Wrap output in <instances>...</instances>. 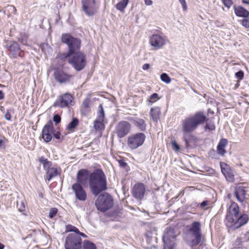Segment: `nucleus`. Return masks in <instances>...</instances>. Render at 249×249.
Masks as SVG:
<instances>
[{"label":"nucleus","instance_id":"4be33fe9","mask_svg":"<svg viewBox=\"0 0 249 249\" xmlns=\"http://www.w3.org/2000/svg\"><path fill=\"white\" fill-rule=\"evenodd\" d=\"M228 140L225 138H222L220 140L216 147L217 154L224 156L226 153L225 148L228 144Z\"/></svg>","mask_w":249,"mask_h":249},{"label":"nucleus","instance_id":"c9c22d12","mask_svg":"<svg viewBox=\"0 0 249 249\" xmlns=\"http://www.w3.org/2000/svg\"><path fill=\"white\" fill-rule=\"evenodd\" d=\"M8 142V140L4 136L0 139V149H5L6 148V143Z\"/></svg>","mask_w":249,"mask_h":249},{"label":"nucleus","instance_id":"5701e85b","mask_svg":"<svg viewBox=\"0 0 249 249\" xmlns=\"http://www.w3.org/2000/svg\"><path fill=\"white\" fill-rule=\"evenodd\" d=\"M233 9L235 15L237 17L248 18L249 15V11L242 6L234 5Z\"/></svg>","mask_w":249,"mask_h":249},{"label":"nucleus","instance_id":"8fccbe9b","mask_svg":"<svg viewBox=\"0 0 249 249\" xmlns=\"http://www.w3.org/2000/svg\"><path fill=\"white\" fill-rule=\"evenodd\" d=\"M8 7L9 8V10L10 11H11L12 14H13L14 15H16V13H17V9H16V7L14 5H8Z\"/></svg>","mask_w":249,"mask_h":249},{"label":"nucleus","instance_id":"9d476101","mask_svg":"<svg viewBox=\"0 0 249 249\" xmlns=\"http://www.w3.org/2000/svg\"><path fill=\"white\" fill-rule=\"evenodd\" d=\"M146 139V135L143 132L132 134L127 138V144L131 149L134 150L142 146Z\"/></svg>","mask_w":249,"mask_h":249},{"label":"nucleus","instance_id":"7ed1b4c3","mask_svg":"<svg viewBox=\"0 0 249 249\" xmlns=\"http://www.w3.org/2000/svg\"><path fill=\"white\" fill-rule=\"evenodd\" d=\"M249 215L245 213H240L239 207L237 203L231 201L227 208L224 223L229 231H235L248 223Z\"/></svg>","mask_w":249,"mask_h":249},{"label":"nucleus","instance_id":"5fc2aeb1","mask_svg":"<svg viewBox=\"0 0 249 249\" xmlns=\"http://www.w3.org/2000/svg\"><path fill=\"white\" fill-rule=\"evenodd\" d=\"M206 171L208 172L209 174L213 175L215 174V171L211 167H207L205 168Z\"/></svg>","mask_w":249,"mask_h":249},{"label":"nucleus","instance_id":"9b49d317","mask_svg":"<svg viewBox=\"0 0 249 249\" xmlns=\"http://www.w3.org/2000/svg\"><path fill=\"white\" fill-rule=\"evenodd\" d=\"M82 238L76 235H67L66 237L64 247L65 249H82L83 245Z\"/></svg>","mask_w":249,"mask_h":249},{"label":"nucleus","instance_id":"0eeeda50","mask_svg":"<svg viewBox=\"0 0 249 249\" xmlns=\"http://www.w3.org/2000/svg\"><path fill=\"white\" fill-rule=\"evenodd\" d=\"M106 191L100 193L95 200L96 209L102 213H105L111 209L114 205V199L112 196Z\"/></svg>","mask_w":249,"mask_h":249},{"label":"nucleus","instance_id":"2eb2a0df","mask_svg":"<svg viewBox=\"0 0 249 249\" xmlns=\"http://www.w3.org/2000/svg\"><path fill=\"white\" fill-rule=\"evenodd\" d=\"M53 77L55 80L60 84L70 82L72 75L65 71L63 69L58 67L53 69Z\"/></svg>","mask_w":249,"mask_h":249},{"label":"nucleus","instance_id":"f257e3e1","mask_svg":"<svg viewBox=\"0 0 249 249\" xmlns=\"http://www.w3.org/2000/svg\"><path fill=\"white\" fill-rule=\"evenodd\" d=\"M88 183L94 196H98L108 189L107 177L101 168L95 169L91 172L87 169H80L77 173L76 182L71 186L75 197L78 200L84 201L87 199V193L83 187H86Z\"/></svg>","mask_w":249,"mask_h":249},{"label":"nucleus","instance_id":"13d9d810","mask_svg":"<svg viewBox=\"0 0 249 249\" xmlns=\"http://www.w3.org/2000/svg\"><path fill=\"white\" fill-rule=\"evenodd\" d=\"M208 205V201L206 200H204L202 202L200 203V206L201 207L203 208Z\"/></svg>","mask_w":249,"mask_h":249},{"label":"nucleus","instance_id":"0e129e2a","mask_svg":"<svg viewBox=\"0 0 249 249\" xmlns=\"http://www.w3.org/2000/svg\"><path fill=\"white\" fill-rule=\"evenodd\" d=\"M4 98V93L2 90H0V100H2Z\"/></svg>","mask_w":249,"mask_h":249},{"label":"nucleus","instance_id":"473e14b6","mask_svg":"<svg viewBox=\"0 0 249 249\" xmlns=\"http://www.w3.org/2000/svg\"><path fill=\"white\" fill-rule=\"evenodd\" d=\"M160 78L162 82L167 84H169L171 81L170 77L165 72L162 73L160 74Z\"/></svg>","mask_w":249,"mask_h":249},{"label":"nucleus","instance_id":"2f4dec72","mask_svg":"<svg viewBox=\"0 0 249 249\" xmlns=\"http://www.w3.org/2000/svg\"><path fill=\"white\" fill-rule=\"evenodd\" d=\"M104 121H101L99 119H96L94 121V127L96 130H100L104 129L105 125L104 124Z\"/></svg>","mask_w":249,"mask_h":249},{"label":"nucleus","instance_id":"e433bc0d","mask_svg":"<svg viewBox=\"0 0 249 249\" xmlns=\"http://www.w3.org/2000/svg\"><path fill=\"white\" fill-rule=\"evenodd\" d=\"M240 24L245 28H249V15L248 18H243L240 20Z\"/></svg>","mask_w":249,"mask_h":249},{"label":"nucleus","instance_id":"774afa93","mask_svg":"<svg viewBox=\"0 0 249 249\" xmlns=\"http://www.w3.org/2000/svg\"><path fill=\"white\" fill-rule=\"evenodd\" d=\"M0 110L3 113H5V108L3 107L2 106H0Z\"/></svg>","mask_w":249,"mask_h":249},{"label":"nucleus","instance_id":"f03ea898","mask_svg":"<svg viewBox=\"0 0 249 249\" xmlns=\"http://www.w3.org/2000/svg\"><path fill=\"white\" fill-rule=\"evenodd\" d=\"M61 41L68 47L66 53H59L56 58L64 61L68 58V62L77 71H82L87 65L86 54L80 51L81 40L70 33H63Z\"/></svg>","mask_w":249,"mask_h":249},{"label":"nucleus","instance_id":"603ef678","mask_svg":"<svg viewBox=\"0 0 249 249\" xmlns=\"http://www.w3.org/2000/svg\"><path fill=\"white\" fill-rule=\"evenodd\" d=\"M179 2L181 3L183 10L186 11L187 9V3L185 0H178Z\"/></svg>","mask_w":249,"mask_h":249},{"label":"nucleus","instance_id":"72a5a7b5","mask_svg":"<svg viewBox=\"0 0 249 249\" xmlns=\"http://www.w3.org/2000/svg\"><path fill=\"white\" fill-rule=\"evenodd\" d=\"M160 98H159V94L157 93H154L152 94L150 97L149 99L148 100V106L151 105L153 103H154L155 101L159 100Z\"/></svg>","mask_w":249,"mask_h":249},{"label":"nucleus","instance_id":"f704fd0d","mask_svg":"<svg viewBox=\"0 0 249 249\" xmlns=\"http://www.w3.org/2000/svg\"><path fill=\"white\" fill-rule=\"evenodd\" d=\"M52 121L55 123V125H57L61 123V116L58 113H54L53 115V120Z\"/></svg>","mask_w":249,"mask_h":249},{"label":"nucleus","instance_id":"dca6fc26","mask_svg":"<svg viewBox=\"0 0 249 249\" xmlns=\"http://www.w3.org/2000/svg\"><path fill=\"white\" fill-rule=\"evenodd\" d=\"M247 192L246 187L243 186L242 183L236 185L234 188L233 195L236 200L242 203V205H244L246 203L245 200Z\"/></svg>","mask_w":249,"mask_h":249},{"label":"nucleus","instance_id":"864d4df0","mask_svg":"<svg viewBox=\"0 0 249 249\" xmlns=\"http://www.w3.org/2000/svg\"><path fill=\"white\" fill-rule=\"evenodd\" d=\"M215 151L214 149H212L209 152V156L212 158V159H215Z\"/></svg>","mask_w":249,"mask_h":249},{"label":"nucleus","instance_id":"393cba45","mask_svg":"<svg viewBox=\"0 0 249 249\" xmlns=\"http://www.w3.org/2000/svg\"><path fill=\"white\" fill-rule=\"evenodd\" d=\"M59 174L56 168L51 167L47 170L46 172V179L50 181L53 178L58 175Z\"/></svg>","mask_w":249,"mask_h":249},{"label":"nucleus","instance_id":"4c0bfd02","mask_svg":"<svg viewBox=\"0 0 249 249\" xmlns=\"http://www.w3.org/2000/svg\"><path fill=\"white\" fill-rule=\"evenodd\" d=\"M172 148L174 151L179 152L180 150V146L175 141H172L171 142Z\"/></svg>","mask_w":249,"mask_h":249},{"label":"nucleus","instance_id":"f3484780","mask_svg":"<svg viewBox=\"0 0 249 249\" xmlns=\"http://www.w3.org/2000/svg\"><path fill=\"white\" fill-rule=\"evenodd\" d=\"M145 186L143 183H135L131 190L132 196L137 199H142L145 193Z\"/></svg>","mask_w":249,"mask_h":249},{"label":"nucleus","instance_id":"09e8293b","mask_svg":"<svg viewBox=\"0 0 249 249\" xmlns=\"http://www.w3.org/2000/svg\"><path fill=\"white\" fill-rule=\"evenodd\" d=\"M25 206L24 203L23 202H21L20 204V206L19 207H18V211L20 212L23 213V214H26L23 212L25 211Z\"/></svg>","mask_w":249,"mask_h":249},{"label":"nucleus","instance_id":"3c124183","mask_svg":"<svg viewBox=\"0 0 249 249\" xmlns=\"http://www.w3.org/2000/svg\"><path fill=\"white\" fill-rule=\"evenodd\" d=\"M4 118L7 121H11V115L9 110H7L5 112Z\"/></svg>","mask_w":249,"mask_h":249},{"label":"nucleus","instance_id":"a211bd4d","mask_svg":"<svg viewBox=\"0 0 249 249\" xmlns=\"http://www.w3.org/2000/svg\"><path fill=\"white\" fill-rule=\"evenodd\" d=\"M149 43L156 49H160L165 44V37L157 34H153L150 37Z\"/></svg>","mask_w":249,"mask_h":249},{"label":"nucleus","instance_id":"bb28decb","mask_svg":"<svg viewBox=\"0 0 249 249\" xmlns=\"http://www.w3.org/2000/svg\"><path fill=\"white\" fill-rule=\"evenodd\" d=\"M28 37L29 35L25 32H20L17 40L18 41L20 42L22 45L27 46Z\"/></svg>","mask_w":249,"mask_h":249},{"label":"nucleus","instance_id":"37998d69","mask_svg":"<svg viewBox=\"0 0 249 249\" xmlns=\"http://www.w3.org/2000/svg\"><path fill=\"white\" fill-rule=\"evenodd\" d=\"M90 98L89 97L86 98L82 103V107L84 108H89L90 107Z\"/></svg>","mask_w":249,"mask_h":249},{"label":"nucleus","instance_id":"ddd939ff","mask_svg":"<svg viewBox=\"0 0 249 249\" xmlns=\"http://www.w3.org/2000/svg\"><path fill=\"white\" fill-rule=\"evenodd\" d=\"M176 237L175 229L170 227H166L162 236L163 246H175Z\"/></svg>","mask_w":249,"mask_h":249},{"label":"nucleus","instance_id":"bf43d9fd","mask_svg":"<svg viewBox=\"0 0 249 249\" xmlns=\"http://www.w3.org/2000/svg\"><path fill=\"white\" fill-rule=\"evenodd\" d=\"M244 238L246 241H249V231H246L244 235Z\"/></svg>","mask_w":249,"mask_h":249},{"label":"nucleus","instance_id":"20e7f679","mask_svg":"<svg viewBox=\"0 0 249 249\" xmlns=\"http://www.w3.org/2000/svg\"><path fill=\"white\" fill-rule=\"evenodd\" d=\"M186 243L191 248H193L204 241L201 232V224L199 221H194L191 225L186 226Z\"/></svg>","mask_w":249,"mask_h":249},{"label":"nucleus","instance_id":"6e6552de","mask_svg":"<svg viewBox=\"0 0 249 249\" xmlns=\"http://www.w3.org/2000/svg\"><path fill=\"white\" fill-rule=\"evenodd\" d=\"M4 47L10 53V54L14 58L18 57L22 58L24 56V52L21 49L18 43L13 40L4 39Z\"/></svg>","mask_w":249,"mask_h":249},{"label":"nucleus","instance_id":"a18cd8bd","mask_svg":"<svg viewBox=\"0 0 249 249\" xmlns=\"http://www.w3.org/2000/svg\"><path fill=\"white\" fill-rule=\"evenodd\" d=\"M118 163L121 167L125 168L127 166V163L125 161L124 159H121L118 160Z\"/></svg>","mask_w":249,"mask_h":249},{"label":"nucleus","instance_id":"423d86ee","mask_svg":"<svg viewBox=\"0 0 249 249\" xmlns=\"http://www.w3.org/2000/svg\"><path fill=\"white\" fill-rule=\"evenodd\" d=\"M41 136L46 143L50 142L53 137L60 142L64 139V136L61 134L59 128H55L52 120H49L44 125Z\"/></svg>","mask_w":249,"mask_h":249},{"label":"nucleus","instance_id":"c85d7f7f","mask_svg":"<svg viewBox=\"0 0 249 249\" xmlns=\"http://www.w3.org/2000/svg\"><path fill=\"white\" fill-rule=\"evenodd\" d=\"M129 2V0H122L116 5V8L120 12H123L124 11Z\"/></svg>","mask_w":249,"mask_h":249},{"label":"nucleus","instance_id":"58836bf2","mask_svg":"<svg viewBox=\"0 0 249 249\" xmlns=\"http://www.w3.org/2000/svg\"><path fill=\"white\" fill-rule=\"evenodd\" d=\"M58 212V209L56 208H52L50 209L49 217L50 219L53 218L56 216Z\"/></svg>","mask_w":249,"mask_h":249},{"label":"nucleus","instance_id":"49530a36","mask_svg":"<svg viewBox=\"0 0 249 249\" xmlns=\"http://www.w3.org/2000/svg\"><path fill=\"white\" fill-rule=\"evenodd\" d=\"M80 232V231L79 230V229L77 227L74 226L73 231L72 232L73 233H69L68 235H76V236L78 237H80V236H78V234H79Z\"/></svg>","mask_w":249,"mask_h":249},{"label":"nucleus","instance_id":"4468645a","mask_svg":"<svg viewBox=\"0 0 249 249\" xmlns=\"http://www.w3.org/2000/svg\"><path fill=\"white\" fill-rule=\"evenodd\" d=\"M81 3L82 10L87 16H93L97 13L98 7L95 0H82Z\"/></svg>","mask_w":249,"mask_h":249},{"label":"nucleus","instance_id":"c756f323","mask_svg":"<svg viewBox=\"0 0 249 249\" xmlns=\"http://www.w3.org/2000/svg\"><path fill=\"white\" fill-rule=\"evenodd\" d=\"M101 121H105V113L102 104H100L98 107L97 112V118Z\"/></svg>","mask_w":249,"mask_h":249},{"label":"nucleus","instance_id":"ea45409f","mask_svg":"<svg viewBox=\"0 0 249 249\" xmlns=\"http://www.w3.org/2000/svg\"><path fill=\"white\" fill-rule=\"evenodd\" d=\"M235 76L238 79V80L241 81L244 78V72L243 71L239 70L237 72H235Z\"/></svg>","mask_w":249,"mask_h":249},{"label":"nucleus","instance_id":"39448f33","mask_svg":"<svg viewBox=\"0 0 249 249\" xmlns=\"http://www.w3.org/2000/svg\"><path fill=\"white\" fill-rule=\"evenodd\" d=\"M208 120L204 112L197 111L193 115L186 118L182 121V132H193L198 126L206 123Z\"/></svg>","mask_w":249,"mask_h":249},{"label":"nucleus","instance_id":"69168bd1","mask_svg":"<svg viewBox=\"0 0 249 249\" xmlns=\"http://www.w3.org/2000/svg\"><path fill=\"white\" fill-rule=\"evenodd\" d=\"M240 82L239 80H237V83L235 85V89H236L238 88L240 86Z\"/></svg>","mask_w":249,"mask_h":249},{"label":"nucleus","instance_id":"cd10ccee","mask_svg":"<svg viewBox=\"0 0 249 249\" xmlns=\"http://www.w3.org/2000/svg\"><path fill=\"white\" fill-rule=\"evenodd\" d=\"M82 247V249H97L96 245L89 240H84Z\"/></svg>","mask_w":249,"mask_h":249},{"label":"nucleus","instance_id":"4d7b16f0","mask_svg":"<svg viewBox=\"0 0 249 249\" xmlns=\"http://www.w3.org/2000/svg\"><path fill=\"white\" fill-rule=\"evenodd\" d=\"M150 67V65L149 63H145L143 65L142 68L143 70H148Z\"/></svg>","mask_w":249,"mask_h":249},{"label":"nucleus","instance_id":"c03bdc74","mask_svg":"<svg viewBox=\"0 0 249 249\" xmlns=\"http://www.w3.org/2000/svg\"><path fill=\"white\" fill-rule=\"evenodd\" d=\"M74 226L71 225V224H68L66 225V232H73V229H74Z\"/></svg>","mask_w":249,"mask_h":249},{"label":"nucleus","instance_id":"7c9ffc66","mask_svg":"<svg viewBox=\"0 0 249 249\" xmlns=\"http://www.w3.org/2000/svg\"><path fill=\"white\" fill-rule=\"evenodd\" d=\"M39 48L41 50L42 52L44 53H50L52 52V48L51 46L47 43H41L39 45Z\"/></svg>","mask_w":249,"mask_h":249},{"label":"nucleus","instance_id":"a878e982","mask_svg":"<svg viewBox=\"0 0 249 249\" xmlns=\"http://www.w3.org/2000/svg\"><path fill=\"white\" fill-rule=\"evenodd\" d=\"M79 123V120L77 118H73L67 125L66 129L71 132H73L74 129L78 125Z\"/></svg>","mask_w":249,"mask_h":249},{"label":"nucleus","instance_id":"412c9836","mask_svg":"<svg viewBox=\"0 0 249 249\" xmlns=\"http://www.w3.org/2000/svg\"><path fill=\"white\" fill-rule=\"evenodd\" d=\"M127 119L131 122L135 127L137 128L142 132L146 130L147 124L145 121L139 117H128Z\"/></svg>","mask_w":249,"mask_h":249},{"label":"nucleus","instance_id":"79ce46f5","mask_svg":"<svg viewBox=\"0 0 249 249\" xmlns=\"http://www.w3.org/2000/svg\"><path fill=\"white\" fill-rule=\"evenodd\" d=\"M221 1L222 2L223 5L228 9L230 8L233 4L232 0H221Z\"/></svg>","mask_w":249,"mask_h":249},{"label":"nucleus","instance_id":"a19ab883","mask_svg":"<svg viewBox=\"0 0 249 249\" xmlns=\"http://www.w3.org/2000/svg\"><path fill=\"white\" fill-rule=\"evenodd\" d=\"M204 129L205 131L209 130V131H213L215 130V126L214 124L212 123H206V124L204 126Z\"/></svg>","mask_w":249,"mask_h":249},{"label":"nucleus","instance_id":"e2e57ef3","mask_svg":"<svg viewBox=\"0 0 249 249\" xmlns=\"http://www.w3.org/2000/svg\"><path fill=\"white\" fill-rule=\"evenodd\" d=\"M175 246H163V249H174Z\"/></svg>","mask_w":249,"mask_h":249},{"label":"nucleus","instance_id":"aec40b11","mask_svg":"<svg viewBox=\"0 0 249 249\" xmlns=\"http://www.w3.org/2000/svg\"><path fill=\"white\" fill-rule=\"evenodd\" d=\"M220 167L221 172L226 180L229 182H233L234 181V175L231 167L224 162H220Z\"/></svg>","mask_w":249,"mask_h":249},{"label":"nucleus","instance_id":"6ab92c4d","mask_svg":"<svg viewBox=\"0 0 249 249\" xmlns=\"http://www.w3.org/2000/svg\"><path fill=\"white\" fill-rule=\"evenodd\" d=\"M191 133L183 132L182 139L185 142V148L187 149L193 148L198 141L197 137L191 134Z\"/></svg>","mask_w":249,"mask_h":249},{"label":"nucleus","instance_id":"b1692460","mask_svg":"<svg viewBox=\"0 0 249 249\" xmlns=\"http://www.w3.org/2000/svg\"><path fill=\"white\" fill-rule=\"evenodd\" d=\"M161 114L160 108L158 107H152L150 111V116L154 122H157Z\"/></svg>","mask_w":249,"mask_h":249},{"label":"nucleus","instance_id":"680f3d73","mask_svg":"<svg viewBox=\"0 0 249 249\" xmlns=\"http://www.w3.org/2000/svg\"><path fill=\"white\" fill-rule=\"evenodd\" d=\"M144 3L146 5L149 6L152 5L153 2L151 0H144Z\"/></svg>","mask_w":249,"mask_h":249},{"label":"nucleus","instance_id":"6e6d98bb","mask_svg":"<svg viewBox=\"0 0 249 249\" xmlns=\"http://www.w3.org/2000/svg\"><path fill=\"white\" fill-rule=\"evenodd\" d=\"M48 160L47 159L45 158L44 157L41 156L38 159V161L40 163H42L43 165Z\"/></svg>","mask_w":249,"mask_h":249},{"label":"nucleus","instance_id":"338daca9","mask_svg":"<svg viewBox=\"0 0 249 249\" xmlns=\"http://www.w3.org/2000/svg\"><path fill=\"white\" fill-rule=\"evenodd\" d=\"M242 2L244 4H249V0H242Z\"/></svg>","mask_w":249,"mask_h":249},{"label":"nucleus","instance_id":"f8f14e48","mask_svg":"<svg viewBox=\"0 0 249 249\" xmlns=\"http://www.w3.org/2000/svg\"><path fill=\"white\" fill-rule=\"evenodd\" d=\"M131 128V125L128 122L121 121L116 124L114 133L118 138H123L130 133Z\"/></svg>","mask_w":249,"mask_h":249},{"label":"nucleus","instance_id":"052dcab7","mask_svg":"<svg viewBox=\"0 0 249 249\" xmlns=\"http://www.w3.org/2000/svg\"><path fill=\"white\" fill-rule=\"evenodd\" d=\"M78 236H80V238H81V237H83L84 238H88V236L86 234H85L84 233L81 232V231L79 232Z\"/></svg>","mask_w":249,"mask_h":249},{"label":"nucleus","instance_id":"1a4fd4ad","mask_svg":"<svg viewBox=\"0 0 249 249\" xmlns=\"http://www.w3.org/2000/svg\"><path fill=\"white\" fill-rule=\"evenodd\" d=\"M75 104L73 96L70 93L66 92L58 96L53 105V107L60 108L68 107L73 106Z\"/></svg>","mask_w":249,"mask_h":249},{"label":"nucleus","instance_id":"de8ad7c7","mask_svg":"<svg viewBox=\"0 0 249 249\" xmlns=\"http://www.w3.org/2000/svg\"><path fill=\"white\" fill-rule=\"evenodd\" d=\"M52 165V162L51 161L48 160L43 165V168L44 170H48L49 168H51V166Z\"/></svg>","mask_w":249,"mask_h":249}]
</instances>
